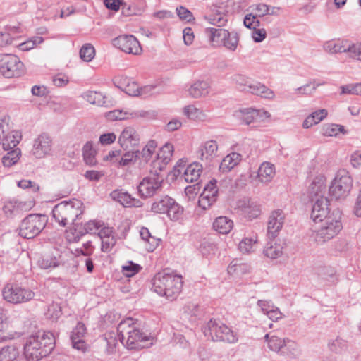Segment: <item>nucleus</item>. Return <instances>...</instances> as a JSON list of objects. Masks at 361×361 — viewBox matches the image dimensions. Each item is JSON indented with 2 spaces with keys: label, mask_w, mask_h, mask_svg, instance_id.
<instances>
[{
  "label": "nucleus",
  "mask_w": 361,
  "mask_h": 361,
  "mask_svg": "<svg viewBox=\"0 0 361 361\" xmlns=\"http://www.w3.org/2000/svg\"><path fill=\"white\" fill-rule=\"evenodd\" d=\"M59 264V259L51 255H45L38 260L39 266L44 269L56 267Z\"/></svg>",
  "instance_id": "3c124183"
},
{
  "label": "nucleus",
  "mask_w": 361,
  "mask_h": 361,
  "mask_svg": "<svg viewBox=\"0 0 361 361\" xmlns=\"http://www.w3.org/2000/svg\"><path fill=\"white\" fill-rule=\"evenodd\" d=\"M314 201L310 217L314 222H322L329 217V200L322 195Z\"/></svg>",
  "instance_id": "412c9836"
},
{
  "label": "nucleus",
  "mask_w": 361,
  "mask_h": 361,
  "mask_svg": "<svg viewBox=\"0 0 361 361\" xmlns=\"http://www.w3.org/2000/svg\"><path fill=\"white\" fill-rule=\"evenodd\" d=\"M183 114L188 119L193 121H204L207 118V115L204 111L197 108L194 104H189L183 107Z\"/></svg>",
  "instance_id": "72a5a7b5"
},
{
  "label": "nucleus",
  "mask_w": 361,
  "mask_h": 361,
  "mask_svg": "<svg viewBox=\"0 0 361 361\" xmlns=\"http://www.w3.org/2000/svg\"><path fill=\"white\" fill-rule=\"evenodd\" d=\"M114 84L130 96H138L140 87L126 76H118L114 79Z\"/></svg>",
  "instance_id": "393cba45"
},
{
  "label": "nucleus",
  "mask_w": 361,
  "mask_h": 361,
  "mask_svg": "<svg viewBox=\"0 0 361 361\" xmlns=\"http://www.w3.org/2000/svg\"><path fill=\"white\" fill-rule=\"evenodd\" d=\"M322 224L315 233L314 239L318 243H324L338 234L343 226L340 212L334 211L329 217L323 220Z\"/></svg>",
  "instance_id": "0eeeda50"
},
{
  "label": "nucleus",
  "mask_w": 361,
  "mask_h": 361,
  "mask_svg": "<svg viewBox=\"0 0 361 361\" xmlns=\"http://www.w3.org/2000/svg\"><path fill=\"white\" fill-rule=\"evenodd\" d=\"M257 243V237L256 235L246 237L239 243L238 249L243 253H250L254 252Z\"/></svg>",
  "instance_id": "09e8293b"
},
{
  "label": "nucleus",
  "mask_w": 361,
  "mask_h": 361,
  "mask_svg": "<svg viewBox=\"0 0 361 361\" xmlns=\"http://www.w3.org/2000/svg\"><path fill=\"white\" fill-rule=\"evenodd\" d=\"M22 139L21 132L12 130L6 118H0V147L10 150L16 147Z\"/></svg>",
  "instance_id": "9b49d317"
},
{
  "label": "nucleus",
  "mask_w": 361,
  "mask_h": 361,
  "mask_svg": "<svg viewBox=\"0 0 361 361\" xmlns=\"http://www.w3.org/2000/svg\"><path fill=\"white\" fill-rule=\"evenodd\" d=\"M159 172V171L154 170L152 168L149 174L140 183L137 188L142 197H151L160 190L164 177Z\"/></svg>",
  "instance_id": "f8f14e48"
},
{
  "label": "nucleus",
  "mask_w": 361,
  "mask_h": 361,
  "mask_svg": "<svg viewBox=\"0 0 361 361\" xmlns=\"http://www.w3.org/2000/svg\"><path fill=\"white\" fill-rule=\"evenodd\" d=\"M205 33L211 42L221 44V45H237L238 35L235 32H229L222 28L208 27Z\"/></svg>",
  "instance_id": "4468645a"
},
{
  "label": "nucleus",
  "mask_w": 361,
  "mask_h": 361,
  "mask_svg": "<svg viewBox=\"0 0 361 361\" xmlns=\"http://www.w3.org/2000/svg\"><path fill=\"white\" fill-rule=\"evenodd\" d=\"M3 156L1 159L2 164L5 167H11L17 164L21 156V150L20 148H13Z\"/></svg>",
  "instance_id": "49530a36"
},
{
  "label": "nucleus",
  "mask_w": 361,
  "mask_h": 361,
  "mask_svg": "<svg viewBox=\"0 0 361 361\" xmlns=\"http://www.w3.org/2000/svg\"><path fill=\"white\" fill-rule=\"evenodd\" d=\"M326 190V178L324 176H318L312 180L308 189V195L312 201L324 196Z\"/></svg>",
  "instance_id": "c85d7f7f"
},
{
  "label": "nucleus",
  "mask_w": 361,
  "mask_h": 361,
  "mask_svg": "<svg viewBox=\"0 0 361 361\" xmlns=\"http://www.w3.org/2000/svg\"><path fill=\"white\" fill-rule=\"evenodd\" d=\"M244 25L249 29L255 30L259 26V20L257 19V16L252 13L245 15L243 20Z\"/></svg>",
  "instance_id": "680f3d73"
},
{
  "label": "nucleus",
  "mask_w": 361,
  "mask_h": 361,
  "mask_svg": "<svg viewBox=\"0 0 361 361\" xmlns=\"http://www.w3.org/2000/svg\"><path fill=\"white\" fill-rule=\"evenodd\" d=\"M353 186V180L348 172H338L329 187V193L336 200L346 197Z\"/></svg>",
  "instance_id": "9d476101"
},
{
  "label": "nucleus",
  "mask_w": 361,
  "mask_h": 361,
  "mask_svg": "<svg viewBox=\"0 0 361 361\" xmlns=\"http://www.w3.org/2000/svg\"><path fill=\"white\" fill-rule=\"evenodd\" d=\"M264 339L267 342L268 348L271 351L276 352L280 355L281 354L286 338L267 334L264 336Z\"/></svg>",
  "instance_id": "a18cd8bd"
},
{
  "label": "nucleus",
  "mask_w": 361,
  "mask_h": 361,
  "mask_svg": "<svg viewBox=\"0 0 361 361\" xmlns=\"http://www.w3.org/2000/svg\"><path fill=\"white\" fill-rule=\"evenodd\" d=\"M202 331L208 339L213 341H224L235 343L238 341V334L221 322L211 319L203 327Z\"/></svg>",
  "instance_id": "423d86ee"
},
{
  "label": "nucleus",
  "mask_w": 361,
  "mask_h": 361,
  "mask_svg": "<svg viewBox=\"0 0 361 361\" xmlns=\"http://www.w3.org/2000/svg\"><path fill=\"white\" fill-rule=\"evenodd\" d=\"M250 270V266L242 262L240 259H233L228 267V272L229 274L241 276L248 273Z\"/></svg>",
  "instance_id": "a19ab883"
},
{
  "label": "nucleus",
  "mask_w": 361,
  "mask_h": 361,
  "mask_svg": "<svg viewBox=\"0 0 361 361\" xmlns=\"http://www.w3.org/2000/svg\"><path fill=\"white\" fill-rule=\"evenodd\" d=\"M141 267L131 261L127 262V264L122 267V272L127 277H131L138 273Z\"/></svg>",
  "instance_id": "4d7b16f0"
},
{
  "label": "nucleus",
  "mask_w": 361,
  "mask_h": 361,
  "mask_svg": "<svg viewBox=\"0 0 361 361\" xmlns=\"http://www.w3.org/2000/svg\"><path fill=\"white\" fill-rule=\"evenodd\" d=\"M121 153V159L118 162V168H123L133 164L140 157V150L134 149L126 150Z\"/></svg>",
  "instance_id": "37998d69"
},
{
  "label": "nucleus",
  "mask_w": 361,
  "mask_h": 361,
  "mask_svg": "<svg viewBox=\"0 0 361 361\" xmlns=\"http://www.w3.org/2000/svg\"><path fill=\"white\" fill-rule=\"evenodd\" d=\"M86 333V328L83 323L78 322L76 326L73 329L71 336V340L73 347L77 350L84 351L86 348L83 337Z\"/></svg>",
  "instance_id": "cd10ccee"
},
{
  "label": "nucleus",
  "mask_w": 361,
  "mask_h": 361,
  "mask_svg": "<svg viewBox=\"0 0 361 361\" xmlns=\"http://www.w3.org/2000/svg\"><path fill=\"white\" fill-rule=\"evenodd\" d=\"M202 171V166L194 162L187 166L184 170L183 178L188 183H193L198 180Z\"/></svg>",
  "instance_id": "473e14b6"
},
{
  "label": "nucleus",
  "mask_w": 361,
  "mask_h": 361,
  "mask_svg": "<svg viewBox=\"0 0 361 361\" xmlns=\"http://www.w3.org/2000/svg\"><path fill=\"white\" fill-rule=\"evenodd\" d=\"M173 152V146L170 143L165 144L157 153L151 162L154 170L162 171L171 161Z\"/></svg>",
  "instance_id": "6ab92c4d"
},
{
  "label": "nucleus",
  "mask_w": 361,
  "mask_h": 361,
  "mask_svg": "<svg viewBox=\"0 0 361 361\" xmlns=\"http://www.w3.org/2000/svg\"><path fill=\"white\" fill-rule=\"evenodd\" d=\"M52 82L56 87H62L69 82V78L64 73H60L53 76Z\"/></svg>",
  "instance_id": "0e129e2a"
},
{
  "label": "nucleus",
  "mask_w": 361,
  "mask_h": 361,
  "mask_svg": "<svg viewBox=\"0 0 361 361\" xmlns=\"http://www.w3.org/2000/svg\"><path fill=\"white\" fill-rule=\"evenodd\" d=\"M218 145L215 140H211L203 142L198 147L196 154L202 161L209 164L217 156Z\"/></svg>",
  "instance_id": "4be33fe9"
},
{
  "label": "nucleus",
  "mask_w": 361,
  "mask_h": 361,
  "mask_svg": "<svg viewBox=\"0 0 361 361\" xmlns=\"http://www.w3.org/2000/svg\"><path fill=\"white\" fill-rule=\"evenodd\" d=\"M173 204V199L169 196L161 197L152 204L151 210L155 213H166L170 205Z\"/></svg>",
  "instance_id": "de8ad7c7"
},
{
  "label": "nucleus",
  "mask_w": 361,
  "mask_h": 361,
  "mask_svg": "<svg viewBox=\"0 0 361 361\" xmlns=\"http://www.w3.org/2000/svg\"><path fill=\"white\" fill-rule=\"evenodd\" d=\"M233 226L232 220L226 216H219L213 223V228L221 234L228 233Z\"/></svg>",
  "instance_id": "79ce46f5"
},
{
  "label": "nucleus",
  "mask_w": 361,
  "mask_h": 361,
  "mask_svg": "<svg viewBox=\"0 0 361 361\" xmlns=\"http://www.w3.org/2000/svg\"><path fill=\"white\" fill-rule=\"evenodd\" d=\"M140 137L133 127H126L118 137V142L123 150L132 149L138 147Z\"/></svg>",
  "instance_id": "f3484780"
},
{
  "label": "nucleus",
  "mask_w": 361,
  "mask_h": 361,
  "mask_svg": "<svg viewBox=\"0 0 361 361\" xmlns=\"http://www.w3.org/2000/svg\"><path fill=\"white\" fill-rule=\"evenodd\" d=\"M242 156L236 152H233L226 156L221 161L219 169L222 172L230 171L240 161Z\"/></svg>",
  "instance_id": "c9c22d12"
},
{
  "label": "nucleus",
  "mask_w": 361,
  "mask_h": 361,
  "mask_svg": "<svg viewBox=\"0 0 361 361\" xmlns=\"http://www.w3.org/2000/svg\"><path fill=\"white\" fill-rule=\"evenodd\" d=\"M211 85L207 80H197L188 88V95L193 99L207 97L210 92Z\"/></svg>",
  "instance_id": "5701e85b"
},
{
  "label": "nucleus",
  "mask_w": 361,
  "mask_h": 361,
  "mask_svg": "<svg viewBox=\"0 0 361 361\" xmlns=\"http://www.w3.org/2000/svg\"><path fill=\"white\" fill-rule=\"evenodd\" d=\"M148 113L143 110L130 111L120 109L110 111L105 114V117L111 121H121L130 118L145 117Z\"/></svg>",
  "instance_id": "b1692460"
},
{
  "label": "nucleus",
  "mask_w": 361,
  "mask_h": 361,
  "mask_svg": "<svg viewBox=\"0 0 361 361\" xmlns=\"http://www.w3.org/2000/svg\"><path fill=\"white\" fill-rule=\"evenodd\" d=\"M300 353V350L299 345L295 341L286 338L281 355L296 357Z\"/></svg>",
  "instance_id": "8fccbe9b"
},
{
  "label": "nucleus",
  "mask_w": 361,
  "mask_h": 361,
  "mask_svg": "<svg viewBox=\"0 0 361 361\" xmlns=\"http://www.w3.org/2000/svg\"><path fill=\"white\" fill-rule=\"evenodd\" d=\"M157 144L154 140H149L145 145V147L140 151L139 159L140 160V164H147L152 158L156 156V149Z\"/></svg>",
  "instance_id": "2f4dec72"
},
{
  "label": "nucleus",
  "mask_w": 361,
  "mask_h": 361,
  "mask_svg": "<svg viewBox=\"0 0 361 361\" xmlns=\"http://www.w3.org/2000/svg\"><path fill=\"white\" fill-rule=\"evenodd\" d=\"M235 116L242 124L250 125L252 123L263 121L270 117V114L264 110L247 108L235 111Z\"/></svg>",
  "instance_id": "dca6fc26"
},
{
  "label": "nucleus",
  "mask_w": 361,
  "mask_h": 361,
  "mask_svg": "<svg viewBox=\"0 0 361 361\" xmlns=\"http://www.w3.org/2000/svg\"><path fill=\"white\" fill-rule=\"evenodd\" d=\"M166 214L170 219L177 221L181 218L183 214V208L173 199V204L169 206Z\"/></svg>",
  "instance_id": "864d4df0"
},
{
  "label": "nucleus",
  "mask_w": 361,
  "mask_h": 361,
  "mask_svg": "<svg viewBox=\"0 0 361 361\" xmlns=\"http://www.w3.org/2000/svg\"><path fill=\"white\" fill-rule=\"evenodd\" d=\"M97 151L93 147L92 142H86L82 147V157L85 163L90 166H94L97 164L96 159Z\"/></svg>",
  "instance_id": "58836bf2"
},
{
  "label": "nucleus",
  "mask_w": 361,
  "mask_h": 361,
  "mask_svg": "<svg viewBox=\"0 0 361 361\" xmlns=\"http://www.w3.org/2000/svg\"><path fill=\"white\" fill-rule=\"evenodd\" d=\"M216 183L217 181L215 179L210 180L204 187L203 192L199 197L198 204L204 210L209 209L217 200L218 188Z\"/></svg>",
  "instance_id": "a211bd4d"
},
{
  "label": "nucleus",
  "mask_w": 361,
  "mask_h": 361,
  "mask_svg": "<svg viewBox=\"0 0 361 361\" xmlns=\"http://www.w3.org/2000/svg\"><path fill=\"white\" fill-rule=\"evenodd\" d=\"M28 209L26 202H19L17 200H10L4 203L3 212L8 218H14L20 216L24 211Z\"/></svg>",
  "instance_id": "a878e982"
},
{
  "label": "nucleus",
  "mask_w": 361,
  "mask_h": 361,
  "mask_svg": "<svg viewBox=\"0 0 361 361\" xmlns=\"http://www.w3.org/2000/svg\"><path fill=\"white\" fill-rule=\"evenodd\" d=\"M140 45L137 39L133 35H122L112 41V45Z\"/></svg>",
  "instance_id": "603ef678"
},
{
  "label": "nucleus",
  "mask_w": 361,
  "mask_h": 361,
  "mask_svg": "<svg viewBox=\"0 0 361 361\" xmlns=\"http://www.w3.org/2000/svg\"><path fill=\"white\" fill-rule=\"evenodd\" d=\"M121 150H110L103 157L104 161H109L111 164L118 168L119 159H121Z\"/></svg>",
  "instance_id": "13d9d810"
},
{
  "label": "nucleus",
  "mask_w": 361,
  "mask_h": 361,
  "mask_svg": "<svg viewBox=\"0 0 361 361\" xmlns=\"http://www.w3.org/2000/svg\"><path fill=\"white\" fill-rule=\"evenodd\" d=\"M275 174L274 166L269 162L262 163L259 169L257 177L262 183H269Z\"/></svg>",
  "instance_id": "e433bc0d"
},
{
  "label": "nucleus",
  "mask_w": 361,
  "mask_h": 361,
  "mask_svg": "<svg viewBox=\"0 0 361 361\" xmlns=\"http://www.w3.org/2000/svg\"><path fill=\"white\" fill-rule=\"evenodd\" d=\"M52 150V140L47 133L39 135L34 140L30 154L36 159L49 155Z\"/></svg>",
  "instance_id": "2eb2a0df"
},
{
  "label": "nucleus",
  "mask_w": 361,
  "mask_h": 361,
  "mask_svg": "<svg viewBox=\"0 0 361 361\" xmlns=\"http://www.w3.org/2000/svg\"><path fill=\"white\" fill-rule=\"evenodd\" d=\"M140 237L145 243L146 250L153 252L159 245L160 239L152 236L147 228H142L140 231Z\"/></svg>",
  "instance_id": "4c0bfd02"
},
{
  "label": "nucleus",
  "mask_w": 361,
  "mask_h": 361,
  "mask_svg": "<svg viewBox=\"0 0 361 361\" xmlns=\"http://www.w3.org/2000/svg\"><path fill=\"white\" fill-rule=\"evenodd\" d=\"M19 348L15 345L3 347L0 350V361H18Z\"/></svg>",
  "instance_id": "ea45409f"
},
{
  "label": "nucleus",
  "mask_w": 361,
  "mask_h": 361,
  "mask_svg": "<svg viewBox=\"0 0 361 361\" xmlns=\"http://www.w3.org/2000/svg\"><path fill=\"white\" fill-rule=\"evenodd\" d=\"M245 214L250 219L257 218L260 214V207L256 203H249V205L245 208Z\"/></svg>",
  "instance_id": "69168bd1"
},
{
  "label": "nucleus",
  "mask_w": 361,
  "mask_h": 361,
  "mask_svg": "<svg viewBox=\"0 0 361 361\" xmlns=\"http://www.w3.org/2000/svg\"><path fill=\"white\" fill-rule=\"evenodd\" d=\"M82 97L91 104L99 106H106V97L100 92L88 90L82 93Z\"/></svg>",
  "instance_id": "f704fd0d"
},
{
  "label": "nucleus",
  "mask_w": 361,
  "mask_h": 361,
  "mask_svg": "<svg viewBox=\"0 0 361 361\" xmlns=\"http://www.w3.org/2000/svg\"><path fill=\"white\" fill-rule=\"evenodd\" d=\"M285 243L279 240L276 241H270L267 243L264 248V254L266 257L275 259L281 257L283 253Z\"/></svg>",
  "instance_id": "7c9ffc66"
},
{
  "label": "nucleus",
  "mask_w": 361,
  "mask_h": 361,
  "mask_svg": "<svg viewBox=\"0 0 361 361\" xmlns=\"http://www.w3.org/2000/svg\"><path fill=\"white\" fill-rule=\"evenodd\" d=\"M325 51L330 54H345L350 58L361 61V47H325Z\"/></svg>",
  "instance_id": "c756f323"
},
{
  "label": "nucleus",
  "mask_w": 361,
  "mask_h": 361,
  "mask_svg": "<svg viewBox=\"0 0 361 361\" xmlns=\"http://www.w3.org/2000/svg\"><path fill=\"white\" fill-rule=\"evenodd\" d=\"M110 196L114 200L117 201L126 207H140L142 206V202L139 200L132 197L130 194L123 190H114L111 192Z\"/></svg>",
  "instance_id": "bb28decb"
},
{
  "label": "nucleus",
  "mask_w": 361,
  "mask_h": 361,
  "mask_svg": "<svg viewBox=\"0 0 361 361\" xmlns=\"http://www.w3.org/2000/svg\"><path fill=\"white\" fill-rule=\"evenodd\" d=\"M94 47H81L80 50V57L82 61L90 62L94 58Z\"/></svg>",
  "instance_id": "bf43d9fd"
},
{
  "label": "nucleus",
  "mask_w": 361,
  "mask_h": 361,
  "mask_svg": "<svg viewBox=\"0 0 361 361\" xmlns=\"http://www.w3.org/2000/svg\"><path fill=\"white\" fill-rule=\"evenodd\" d=\"M45 315L47 319L53 321L57 320L61 315V307L56 303H52L48 307Z\"/></svg>",
  "instance_id": "6e6d98bb"
},
{
  "label": "nucleus",
  "mask_w": 361,
  "mask_h": 361,
  "mask_svg": "<svg viewBox=\"0 0 361 361\" xmlns=\"http://www.w3.org/2000/svg\"><path fill=\"white\" fill-rule=\"evenodd\" d=\"M320 84L319 83H313L312 86L311 84H306L302 87L296 88L295 92L297 94H312L317 88L319 87Z\"/></svg>",
  "instance_id": "338daca9"
},
{
  "label": "nucleus",
  "mask_w": 361,
  "mask_h": 361,
  "mask_svg": "<svg viewBox=\"0 0 361 361\" xmlns=\"http://www.w3.org/2000/svg\"><path fill=\"white\" fill-rule=\"evenodd\" d=\"M120 341L128 349L140 350L152 346L154 337L140 330L139 324L133 318H127L118 326Z\"/></svg>",
  "instance_id": "f257e3e1"
},
{
  "label": "nucleus",
  "mask_w": 361,
  "mask_h": 361,
  "mask_svg": "<svg viewBox=\"0 0 361 361\" xmlns=\"http://www.w3.org/2000/svg\"><path fill=\"white\" fill-rule=\"evenodd\" d=\"M285 214L281 209L271 212L267 223V235L269 238H275L282 229L285 222Z\"/></svg>",
  "instance_id": "aec40b11"
},
{
  "label": "nucleus",
  "mask_w": 361,
  "mask_h": 361,
  "mask_svg": "<svg viewBox=\"0 0 361 361\" xmlns=\"http://www.w3.org/2000/svg\"><path fill=\"white\" fill-rule=\"evenodd\" d=\"M54 338L49 331H39L30 336L24 347V355L27 361H39L48 355L54 348Z\"/></svg>",
  "instance_id": "f03ea898"
},
{
  "label": "nucleus",
  "mask_w": 361,
  "mask_h": 361,
  "mask_svg": "<svg viewBox=\"0 0 361 361\" xmlns=\"http://www.w3.org/2000/svg\"><path fill=\"white\" fill-rule=\"evenodd\" d=\"M176 13L181 20L191 23L195 20V18L191 11L184 6H178L176 8Z\"/></svg>",
  "instance_id": "052dcab7"
},
{
  "label": "nucleus",
  "mask_w": 361,
  "mask_h": 361,
  "mask_svg": "<svg viewBox=\"0 0 361 361\" xmlns=\"http://www.w3.org/2000/svg\"><path fill=\"white\" fill-rule=\"evenodd\" d=\"M338 133H345V130L343 126L330 123L323 127V135L325 136H337Z\"/></svg>",
  "instance_id": "5fc2aeb1"
},
{
  "label": "nucleus",
  "mask_w": 361,
  "mask_h": 361,
  "mask_svg": "<svg viewBox=\"0 0 361 361\" xmlns=\"http://www.w3.org/2000/svg\"><path fill=\"white\" fill-rule=\"evenodd\" d=\"M102 226L100 221H90L84 225V230L85 233L96 234Z\"/></svg>",
  "instance_id": "e2e57ef3"
},
{
  "label": "nucleus",
  "mask_w": 361,
  "mask_h": 361,
  "mask_svg": "<svg viewBox=\"0 0 361 361\" xmlns=\"http://www.w3.org/2000/svg\"><path fill=\"white\" fill-rule=\"evenodd\" d=\"M327 114L328 113L326 109H320L312 112L305 119L302 123V127L304 128H309L314 125L319 123L326 117Z\"/></svg>",
  "instance_id": "c03bdc74"
},
{
  "label": "nucleus",
  "mask_w": 361,
  "mask_h": 361,
  "mask_svg": "<svg viewBox=\"0 0 361 361\" xmlns=\"http://www.w3.org/2000/svg\"><path fill=\"white\" fill-rule=\"evenodd\" d=\"M23 63L16 55H0V73L5 78L19 77L23 72Z\"/></svg>",
  "instance_id": "ddd939ff"
},
{
  "label": "nucleus",
  "mask_w": 361,
  "mask_h": 361,
  "mask_svg": "<svg viewBox=\"0 0 361 361\" xmlns=\"http://www.w3.org/2000/svg\"><path fill=\"white\" fill-rule=\"evenodd\" d=\"M46 224L45 216L32 214L25 217L20 226V235L25 238H33L44 229Z\"/></svg>",
  "instance_id": "1a4fd4ad"
},
{
  "label": "nucleus",
  "mask_w": 361,
  "mask_h": 361,
  "mask_svg": "<svg viewBox=\"0 0 361 361\" xmlns=\"http://www.w3.org/2000/svg\"><path fill=\"white\" fill-rule=\"evenodd\" d=\"M4 299L12 304L25 303L35 297V293L30 288L20 286L16 283H8L2 290Z\"/></svg>",
  "instance_id": "6e6552de"
},
{
  "label": "nucleus",
  "mask_w": 361,
  "mask_h": 361,
  "mask_svg": "<svg viewBox=\"0 0 361 361\" xmlns=\"http://www.w3.org/2000/svg\"><path fill=\"white\" fill-rule=\"evenodd\" d=\"M183 283L180 276L161 271L154 276L152 288L158 295L173 300L180 295Z\"/></svg>",
  "instance_id": "7ed1b4c3"
},
{
  "label": "nucleus",
  "mask_w": 361,
  "mask_h": 361,
  "mask_svg": "<svg viewBox=\"0 0 361 361\" xmlns=\"http://www.w3.org/2000/svg\"><path fill=\"white\" fill-rule=\"evenodd\" d=\"M82 206L83 203L78 199L61 202L53 208V217L60 226H66L83 213Z\"/></svg>",
  "instance_id": "20e7f679"
},
{
  "label": "nucleus",
  "mask_w": 361,
  "mask_h": 361,
  "mask_svg": "<svg viewBox=\"0 0 361 361\" xmlns=\"http://www.w3.org/2000/svg\"><path fill=\"white\" fill-rule=\"evenodd\" d=\"M250 8H252L253 11H255V16L257 17H263L268 14L269 9L268 5L265 4H257L251 6Z\"/></svg>",
  "instance_id": "774afa93"
},
{
  "label": "nucleus",
  "mask_w": 361,
  "mask_h": 361,
  "mask_svg": "<svg viewBox=\"0 0 361 361\" xmlns=\"http://www.w3.org/2000/svg\"><path fill=\"white\" fill-rule=\"evenodd\" d=\"M236 89L240 92L250 93L267 99H274L275 94L265 85L251 80L242 74H233L229 78Z\"/></svg>",
  "instance_id": "39448f33"
}]
</instances>
